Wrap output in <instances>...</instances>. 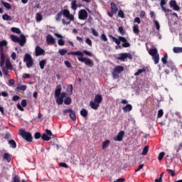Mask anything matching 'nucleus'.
Segmentation results:
<instances>
[{
	"mask_svg": "<svg viewBox=\"0 0 182 182\" xmlns=\"http://www.w3.org/2000/svg\"><path fill=\"white\" fill-rule=\"evenodd\" d=\"M148 153H149V146H146L143 149L142 156H146Z\"/></svg>",
	"mask_w": 182,
	"mask_h": 182,
	"instance_id": "47",
	"label": "nucleus"
},
{
	"mask_svg": "<svg viewBox=\"0 0 182 182\" xmlns=\"http://www.w3.org/2000/svg\"><path fill=\"white\" fill-rule=\"evenodd\" d=\"M166 171L168 174H170V176H171L172 177H174L176 176V173L174 172V171L171 170V169H166Z\"/></svg>",
	"mask_w": 182,
	"mask_h": 182,
	"instance_id": "56",
	"label": "nucleus"
},
{
	"mask_svg": "<svg viewBox=\"0 0 182 182\" xmlns=\"http://www.w3.org/2000/svg\"><path fill=\"white\" fill-rule=\"evenodd\" d=\"M164 156H166V153L164 152H161L159 156H158V160H159V161H161V160H163Z\"/></svg>",
	"mask_w": 182,
	"mask_h": 182,
	"instance_id": "54",
	"label": "nucleus"
},
{
	"mask_svg": "<svg viewBox=\"0 0 182 182\" xmlns=\"http://www.w3.org/2000/svg\"><path fill=\"white\" fill-rule=\"evenodd\" d=\"M118 16L122 18H124V12H123L122 10H119L118 11Z\"/></svg>",
	"mask_w": 182,
	"mask_h": 182,
	"instance_id": "61",
	"label": "nucleus"
},
{
	"mask_svg": "<svg viewBox=\"0 0 182 182\" xmlns=\"http://www.w3.org/2000/svg\"><path fill=\"white\" fill-rule=\"evenodd\" d=\"M6 65V69L9 70H12V63H11V61L9 60H6L5 63Z\"/></svg>",
	"mask_w": 182,
	"mask_h": 182,
	"instance_id": "29",
	"label": "nucleus"
},
{
	"mask_svg": "<svg viewBox=\"0 0 182 182\" xmlns=\"http://www.w3.org/2000/svg\"><path fill=\"white\" fill-rule=\"evenodd\" d=\"M11 182H21V179L18 176H14L13 181Z\"/></svg>",
	"mask_w": 182,
	"mask_h": 182,
	"instance_id": "59",
	"label": "nucleus"
},
{
	"mask_svg": "<svg viewBox=\"0 0 182 182\" xmlns=\"http://www.w3.org/2000/svg\"><path fill=\"white\" fill-rule=\"evenodd\" d=\"M42 137V134L40 132H36L34 134V139L38 140V139H41Z\"/></svg>",
	"mask_w": 182,
	"mask_h": 182,
	"instance_id": "57",
	"label": "nucleus"
},
{
	"mask_svg": "<svg viewBox=\"0 0 182 182\" xmlns=\"http://www.w3.org/2000/svg\"><path fill=\"white\" fill-rule=\"evenodd\" d=\"M59 53L61 56H65V55H66V53H68V50L66 49H61L59 50Z\"/></svg>",
	"mask_w": 182,
	"mask_h": 182,
	"instance_id": "51",
	"label": "nucleus"
},
{
	"mask_svg": "<svg viewBox=\"0 0 182 182\" xmlns=\"http://www.w3.org/2000/svg\"><path fill=\"white\" fill-rule=\"evenodd\" d=\"M63 114H68V113H69V116L73 122H75L76 120V113L75 112V111H73L72 109H64L63 111Z\"/></svg>",
	"mask_w": 182,
	"mask_h": 182,
	"instance_id": "8",
	"label": "nucleus"
},
{
	"mask_svg": "<svg viewBox=\"0 0 182 182\" xmlns=\"http://www.w3.org/2000/svg\"><path fill=\"white\" fill-rule=\"evenodd\" d=\"M109 144H110V141L109 139L105 141L102 143V150H106V149L109 147Z\"/></svg>",
	"mask_w": 182,
	"mask_h": 182,
	"instance_id": "28",
	"label": "nucleus"
},
{
	"mask_svg": "<svg viewBox=\"0 0 182 182\" xmlns=\"http://www.w3.org/2000/svg\"><path fill=\"white\" fill-rule=\"evenodd\" d=\"M154 23L156 28V31H160V23L157 20H154Z\"/></svg>",
	"mask_w": 182,
	"mask_h": 182,
	"instance_id": "53",
	"label": "nucleus"
},
{
	"mask_svg": "<svg viewBox=\"0 0 182 182\" xmlns=\"http://www.w3.org/2000/svg\"><path fill=\"white\" fill-rule=\"evenodd\" d=\"M167 59H168V55L166 53L164 54V57L161 58V62L164 65H166L168 62Z\"/></svg>",
	"mask_w": 182,
	"mask_h": 182,
	"instance_id": "32",
	"label": "nucleus"
},
{
	"mask_svg": "<svg viewBox=\"0 0 182 182\" xmlns=\"http://www.w3.org/2000/svg\"><path fill=\"white\" fill-rule=\"evenodd\" d=\"M41 139H42V140H44L45 141H49V140H50L51 138H50V136H49V135L44 133L41 136Z\"/></svg>",
	"mask_w": 182,
	"mask_h": 182,
	"instance_id": "35",
	"label": "nucleus"
},
{
	"mask_svg": "<svg viewBox=\"0 0 182 182\" xmlns=\"http://www.w3.org/2000/svg\"><path fill=\"white\" fill-rule=\"evenodd\" d=\"M19 135L22 136L24 140H26L28 143H32V140L33 137L32 136V134L31 132H28L25 131V129H19Z\"/></svg>",
	"mask_w": 182,
	"mask_h": 182,
	"instance_id": "4",
	"label": "nucleus"
},
{
	"mask_svg": "<svg viewBox=\"0 0 182 182\" xmlns=\"http://www.w3.org/2000/svg\"><path fill=\"white\" fill-rule=\"evenodd\" d=\"M46 134L50 137L51 139L55 138V135L53 134L52 131L49 130V129H46Z\"/></svg>",
	"mask_w": 182,
	"mask_h": 182,
	"instance_id": "45",
	"label": "nucleus"
},
{
	"mask_svg": "<svg viewBox=\"0 0 182 182\" xmlns=\"http://www.w3.org/2000/svg\"><path fill=\"white\" fill-rule=\"evenodd\" d=\"M91 32L92 33V35L94 36H95L96 38H97V36H99V32H97L96 31V29L93 28H91Z\"/></svg>",
	"mask_w": 182,
	"mask_h": 182,
	"instance_id": "50",
	"label": "nucleus"
},
{
	"mask_svg": "<svg viewBox=\"0 0 182 182\" xmlns=\"http://www.w3.org/2000/svg\"><path fill=\"white\" fill-rule=\"evenodd\" d=\"M11 31H13L14 33H18V34L21 33V29L16 27H12Z\"/></svg>",
	"mask_w": 182,
	"mask_h": 182,
	"instance_id": "49",
	"label": "nucleus"
},
{
	"mask_svg": "<svg viewBox=\"0 0 182 182\" xmlns=\"http://www.w3.org/2000/svg\"><path fill=\"white\" fill-rule=\"evenodd\" d=\"M110 6H111L110 7L111 11H107V15L110 18H113V16L117 14V11H119V8H117V6L114 2H112L110 4Z\"/></svg>",
	"mask_w": 182,
	"mask_h": 182,
	"instance_id": "7",
	"label": "nucleus"
},
{
	"mask_svg": "<svg viewBox=\"0 0 182 182\" xmlns=\"http://www.w3.org/2000/svg\"><path fill=\"white\" fill-rule=\"evenodd\" d=\"M4 159L6 160L7 163H11V161L12 160V156L8 153H5L4 154Z\"/></svg>",
	"mask_w": 182,
	"mask_h": 182,
	"instance_id": "23",
	"label": "nucleus"
},
{
	"mask_svg": "<svg viewBox=\"0 0 182 182\" xmlns=\"http://www.w3.org/2000/svg\"><path fill=\"white\" fill-rule=\"evenodd\" d=\"M146 72V68L139 69L136 73H134V76H139L141 73H144Z\"/></svg>",
	"mask_w": 182,
	"mask_h": 182,
	"instance_id": "42",
	"label": "nucleus"
},
{
	"mask_svg": "<svg viewBox=\"0 0 182 182\" xmlns=\"http://www.w3.org/2000/svg\"><path fill=\"white\" fill-rule=\"evenodd\" d=\"M94 102H95V103H98L99 105H100V103L103 102V97L102 96V95H95Z\"/></svg>",
	"mask_w": 182,
	"mask_h": 182,
	"instance_id": "20",
	"label": "nucleus"
},
{
	"mask_svg": "<svg viewBox=\"0 0 182 182\" xmlns=\"http://www.w3.org/2000/svg\"><path fill=\"white\" fill-rule=\"evenodd\" d=\"M60 92H62V85H58L56 86L55 90V97H59L62 94H60Z\"/></svg>",
	"mask_w": 182,
	"mask_h": 182,
	"instance_id": "17",
	"label": "nucleus"
},
{
	"mask_svg": "<svg viewBox=\"0 0 182 182\" xmlns=\"http://www.w3.org/2000/svg\"><path fill=\"white\" fill-rule=\"evenodd\" d=\"M64 63H65V65L66 66V68H72V64H70V62L65 60L64 62Z\"/></svg>",
	"mask_w": 182,
	"mask_h": 182,
	"instance_id": "62",
	"label": "nucleus"
},
{
	"mask_svg": "<svg viewBox=\"0 0 182 182\" xmlns=\"http://www.w3.org/2000/svg\"><path fill=\"white\" fill-rule=\"evenodd\" d=\"M9 144L10 145V147H12V149H16V142L14 139H11L9 141Z\"/></svg>",
	"mask_w": 182,
	"mask_h": 182,
	"instance_id": "31",
	"label": "nucleus"
},
{
	"mask_svg": "<svg viewBox=\"0 0 182 182\" xmlns=\"http://www.w3.org/2000/svg\"><path fill=\"white\" fill-rule=\"evenodd\" d=\"M173 52L174 53H182V47H174L173 48Z\"/></svg>",
	"mask_w": 182,
	"mask_h": 182,
	"instance_id": "34",
	"label": "nucleus"
},
{
	"mask_svg": "<svg viewBox=\"0 0 182 182\" xmlns=\"http://www.w3.org/2000/svg\"><path fill=\"white\" fill-rule=\"evenodd\" d=\"M133 32L134 33H139L140 32V30L139 29V25L137 24L134 25Z\"/></svg>",
	"mask_w": 182,
	"mask_h": 182,
	"instance_id": "44",
	"label": "nucleus"
},
{
	"mask_svg": "<svg viewBox=\"0 0 182 182\" xmlns=\"http://www.w3.org/2000/svg\"><path fill=\"white\" fill-rule=\"evenodd\" d=\"M152 59L155 63V65H158L159 62H160V54H156L152 56Z\"/></svg>",
	"mask_w": 182,
	"mask_h": 182,
	"instance_id": "24",
	"label": "nucleus"
},
{
	"mask_svg": "<svg viewBox=\"0 0 182 182\" xmlns=\"http://www.w3.org/2000/svg\"><path fill=\"white\" fill-rule=\"evenodd\" d=\"M67 92L69 93V95H73V85H68L67 87Z\"/></svg>",
	"mask_w": 182,
	"mask_h": 182,
	"instance_id": "38",
	"label": "nucleus"
},
{
	"mask_svg": "<svg viewBox=\"0 0 182 182\" xmlns=\"http://www.w3.org/2000/svg\"><path fill=\"white\" fill-rule=\"evenodd\" d=\"M167 1L168 0H161L160 2V6L162 9V11L164 12H171V10L168 9H166V7L164 6L165 5H167Z\"/></svg>",
	"mask_w": 182,
	"mask_h": 182,
	"instance_id": "12",
	"label": "nucleus"
},
{
	"mask_svg": "<svg viewBox=\"0 0 182 182\" xmlns=\"http://www.w3.org/2000/svg\"><path fill=\"white\" fill-rule=\"evenodd\" d=\"M163 114H164V112L163 111V109H159L158 111V114H157L158 119H161V117H163Z\"/></svg>",
	"mask_w": 182,
	"mask_h": 182,
	"instance_id": "52",
	"label": "nucleus"
},
{
	"mask_svg": "<svg viewBox=\"0 0 182 182\" xmlns=\"http://www.w3.org/2000/svg\"><path fill=\"white\" fill-rule=\"evenodd\" d=\"M78 18L81 21H85L87 18V11L85 9H81L78 13Z\"/></svg>",
	"mask_w": 182,
	"mask_h": 182,
	"instance_id": "9",
	"label": "nucleus"
},
{
	"mask_svg": "<svg viewBox=\"0 0 182 182\" xmlns=\"http://www.w3.org/2000/svg\"><path fill=\"white\" fill-rule=\"evenodd\" d=\"M36 19L37 22H41V21L43 19V17L42 16V14H41V13H37L36 14Z\"/></svg>",
	"mask_w": 182,
	"mask_h": 182,
	"instance_id": "37",
	"label": "nucleus"
},
{
	"mask_svg": "<svg viewBox=\"0 0 182 182\" xmlns=\"http://www.w3.org/2000/svg\"><path fill=\"white\" fill-rule=\"evenodd\" d=\"M118 60H120V62H125L126 59H133V57L132 56V54L129 53H121L118 54V57L117 58Z\"/></svg>",
	"mask_w": 182,
	"mask_h": 182,
	"instance_id": "5",
	"label": "nucleus"
},
{
	"mask_svg": "<svg viewBox=\"0 0 182 182\" xmlns=\"http://www.w3.org/2000/svg\"><path fill=\"white\" fill-rule=\"evenodd\" d=\"M46 42H47L48 45H55L56 43V41L55 40L53 36H52V35H50V34H48L47 36Z\"/></svg>",
	"mask_w": 182,
	"mask_h": 182,
	"instance_id": "13",
	"label": "nucleus"
},
{
	"mask_svg": "<svg viewBox=\"0 0 182 182\" xmlns=\"http://www.w3.org/2000/svg\"><path fill=\"white\" fill-rule=\"evenodd\" d=\"M18 43H19L20 46H25V44L26 43V37H25L23 34H21Z\"/></svg>",
	"mask_w": 182,
	"mask_h": 182,
	"instance_id": "15",
	"label": "nucleus"
},
{
	"mask_svg": "<svg viewBox=\"0 0 182 182\" xmlns=\"http://www.w3.org/2000/svg\"><path fill=\"white\" fill-rule=\"evenodd\" d=\"M112 76L114 79H119V73L114 71V70L112 72Z\"/></svg>",
	"mask_w": 182,
	"mask_h": 182,
	"instance_id": "58",
	"label": "nucleus"
},
{
	"mask_svg": "<svg viewBox=\"0 0 182 182\" xmlns=\"http://www.w3.org/2000/svg\"><path fill=\"white\" fill-rule=\"evenodd\" d=\"M123 137H124V131H120L117 136L114 137V141H122L123 140Z\"/></svg>",
	"mask_w": 182,
	"mask_h": 182,
	"instance_id": "14",
	"label": "nucleus"
},
{
	"mask_svg": "<svg viewBox=\"0 0 182 182\" xmlns=\"http://www.w3.org/2000/svg\"><path fill=\"white\" fill-rule=\"evenodd\" d=\"M62 15H63V16H65L70 21H74V19H75V17L73 16V14H70V11H69V10L63 9V10H61L60 12H58L56 14L55 18V21H57V22H59L60 21V19H62Z\"/></svg>",
	"mask_w": 182,
	"mask_h": 182,
	"instance_id": "3",
	"label": "nucleus"
},
{
	"mask_svg": "<svg viewBox=\"0 0 182 182\" xmlns=\"http://www.w3.org/2000/svg\"><path fill=\"white\" fill-rule=\"evenodd\" d=\"M23 61L26 62L27 68H31L33 66V59L32 58V56L30 54L26 53L24 55Z\"/></svg>",
	"mask_w": 182,
	"mask_h": 182,
	"instance_id": "6",
	"label": "nucleus"
},
{
	"mask_svg": "<svg viewBox=\"0 0 182 182\" xmlns=\"http://www.w3.org/2000/svg\"><path fill=\"white\" fill-rule=\"evenodd\" d=\"M80 113L82 116V117H87L88 112L86 109H82Z\"/></svg>",
	"mask_w": 182,
	"mask_h": 182,
	"instance_id": "41",
	"label": "nucleus"
},
{
	"mask_svg": "<svg viewBox=\"0 0 182 182\" xmlns=\"http://www.w3.org/2000/svg\"><path fill=\"white\" fill-rule=\"evenodd\" d=\"M149 53L151 56H155L156 55L159 54L157 48H151L149 51Z\"/></svg>",
	"mask_w": 182,
	"mask_h": 182,
	"instance_id": "27",
	"label": "nucleus"
},
{
	"mask_svg": "<svg viewBox=\"0 0 182 182\" xmlns=\"http://www.w3.org/2000/svg\"><path fill=\"white\" fill-rule=\"evenodd\" d=\"M10 38L13 42H15V43H18V42H19V37L15 35H11Z\"/></svg>",
	"mask_w": 182,
	"mask_h": 182,
	"instance_id": "33",
	"label": "nucleus"
},
{
	"mask_svg": "<svg viewBox=\"0 0 182 182\" xmlns=\"http://www.w3.org/2000/svg\"><path fill=\"white\" fill-rule=\"evenodd\" d=\"M122 110L124 113H127V112H132V110H133V106H132V105L130 104H128L122 107Z\"/></svg>",
	"mask_w": 182,
	"mask_h": 182,
	"instance_id": "21",
	"label": "nucleus"
},
{
	"mask_svg": "<svg viewBox=\"0 0 182 182\" xmlns=\"http://www.w3.org/2000/svg\"><path fill=\"white\" fill-rule=\"evenodd\" d=\"M6 45H8V42H6V41L3 40L0 42V51L2 52V50H4V46H6Z\"/></svg>",
	"mask_w": 182,
	"mask_h": 182,
	"instance_id": "30",
	"label": "nucleus"
},
{
	"mask_svg": "<svg viewBox=\"0 0 182 182\" xmlns=\"http://www.w3.org/2000/svg\"><path fill=\"white\" fill-rule=\"evenodd\" d=\"M59 46H65V41L63 39H59L58 41Z\"/></svg>",
	"mask_w": 182,
	"mask_h": 182,
	"instance_id": "60",
	"label": "nucleus"
},
{
	"mask_svg": "<svg viewBox=\"0 0 182 182\" xmlns=\"http://www.w3.org/2000/svg\"><path fill=\"white\" fill-rule=\"evenodd\" d=\"M26 89H28V86H26V85H18L16 87L15 91L21 92V90L22 92H25V90H26Z\"/></svg>",
	"mask_w": 182,
	"mask_h": 182,
	"instance_id": "22",
	"label": "nucleus"
},
{
	"mask_svg": "<svg viewBox=\"0 0 182 182\" xmlns=\"http://www.w3.org/2000/svg\"><path fill=\"white\" fill-rule=\"evenodd\" d=\"M126 181V178H120L117 179L116 181H114V182H124Z\"/></svg>",
	"mask_w": 182,
	"mask_h": 182,
	"instance_id": "64",
	"label": "nucleus"
},
{
	"mask_svg": "<svg viewBox=\"0 0 182 182\" xmlns=\"http://www.w3.org/2000/svg\"><path fill=\"white\" fill-rule=\"evenodd\" d=\"M109 39H112V41L116 43L115 49H122V46H120L121 42H122V48H130V43L127 41V39L123 36H118V38L109 35Z\"/></svg>",
	"mask_w": 182,
	"mask_h": 182,
	"instance_id": "1",
	"label": "nucleus"
},
{
	"mask_svg": "<svg viewBox=\"0 0 182 182\" xmlns=\"http://www.w3.org/2000/svg\"><path fill=\"white\" fill-rule=\"evenodd\" d=\"M1 5L6 8V9H12V6L9 3L5 2L4 0L1 1Z\"/></svg>",
	"mask_w": 182,
	"mask_h": 182,
	"instance_id": "26",
	"label": "nucleus"
},
{
	"mask_svg": "<svg viewBox=\"0 0 182 182\" xmlns=\"http://www.w3.org/2000/svg\"><path fill=\"white\" fill-rule=\"evenodd\" d=\"M71 8L73 11H76V9H77V5L76 4V0H74L72 3H71Z\"/></svg>",
	"mask_w": 182,
	"mask_h": 182,
	"instance_id": "46",
	"label": "nucleus"
},
{
	"mask_svg": "<svg viewBox=\"0 0 182 182\" xmlns=\"http://www.w3.org/2000/svg\"><path fill=\"white\" fill-rule=\"evenodd\" d=\"M169 6L171 8H173V11H180V6L177 5V1H176V0H171L169 1Z\"/></svg>",
	"mask_w": 182,
	"mask_h": 182,
	"instance_id": "10",
	"label": "nucleus"
},
{
	"mask_svg": "<svg viewBox=\"0 0 182 182\" xmlns=\"http://www.w3.org/2000/svg\"><path fill=\"white\" fill-rule=\"evenodd\" d=\"M3 21H12V18H11V16L5 14L2 16Z\"/></svg>",
	"mask_w": 182,
	"mask_h": 182,
	"instance_id": "39",
	"label": "nucleus"
},
{
	"mask_svg": "<svg viewBox=\"0 0 182 182\" xmlns=\"http://www.w3.org/2000/svg\"><path fill=\"white\" fill-rule=\"evenodd\" d=\"M86 43H87L88 46H90V47H92V40H90V38H87L85 40Z\"/></svg>",
	"mask_w": 182,
	"mask_h": 182,
	"instance_id": "63",
	"label": "nucleus"
},
{
	"mask_svg": "<svg viewBox=\"0 0 182 182\" xmlns=\"http://www.w3.org/2000/svg\"><path fill=\"white\" fill-rule=\"evenodd\" d=\"M123 70H124V67L122 65H117L114 68V71L117 72V73H121Z\"/></svg>",
	"mask_w": 182,
	"mask_h": 182,
	"instance_id": "25",
	"label": "nucleus"
},
{
	"mask_svg": "<svg viewBox=\"0 0 182 182\" xmlns=\"http://www.w3.org/2000/svg\"><path fill=\"white\" fill-rule=\"evenodd\" d=\"M163 176H164V172L161 173L160 177L155 179V182H163Z\"/></svg>",
	"mask_w": 182,
	"mask_h": 182,
	"instance_id": "48",
	"label": "nucleus"
},
{
	"mask_svg": "<svg viewBox=\"0 0 182 182\" xmlns=\"http://www.w3.org/2000/svg\"><path fill=\"white\" fill-rule=\"evenodd\" d=\"M68 55H73L75 56H81L78 57V60L80 62L84 63L86 66H89L90 68H92L95 63L90 60V58H83V53L82 51H75V52H69Z\"/></svg>",
	"mask_w": 182,
	"mask_h": 182,
	"instance_id": "2",
	"label": "nucleus"
},
{
	"mask_svg": "<svg viewBox=\"0 0 182 182\" xmlns=\"http://www.w3.org/2000/svg\"><path fill=\"white\" fill-rule=\"evenodd\" d=\"M65 105H70L72 103V98L70 97H67L64 100Z\"/></svg>",
	"mask_w": 182,
	"mask_h": 182,
	"instance_id": "43",
	"label": "nucleus"
},
{
	"mask_svg": "<svg viewBox=\"0 0 182 182\" xmlns=\"http://www.w3.org/2000/svg\"><path fill=\"white\" fill-rule=\"evenodd\" d=\"M90 106L91 109H93V110H97V109H99V107L100 106V104H98L95 101H91L90 102Z\"/></svg>",
	"mask_w": 182,
	"mask_h": 182,
	"instance_id": "18",
	"label": "nucleus"
},
{
	"mask_svg": "<svg viewBox=\"0 0 182 182\" xmlns=\"http://www.w3.org/2000/svg\"><path fill=\"white\" fill-rule=\"evenodd\" d=\"M100 39L101 41H102L103 42H107V37L106 36V34L102 33L100 36Z\"/></svg>",
	"mask_w": 182,
	"mask_h": 182,
	"instance_id": "55",
	"label": "nucleus"
},
{
	"mask_svg": "<svg viewBox=\"0 0 182 182\" xmlns=\"http://www.w3.org/2000/svg\"><path fill=\"white\" fill-rule=\"evenodd\" d=\"M45 55V50L42 49L39 46L36 47V56Z\"/></svg>",
	"mask_w": 182,
	"mask_h": 182,
	"instance_id": "16",
	"label": "nucleus"
},
{
	"mask_svg": "<svg viewBox=\"0 0 182 182\" xmlns=\"http://www.w3.org/2000/svg\"><path fill=\"white\" fill-rule=\"evenodd\" d=\"M9 70L6 69L5 67L2 68V72L5 76H7L8 78L11 77V75H9V73L8 71Z\"/></svg>",
	"mask_w": 182,
	"mask_h": 182,
	"instance_id": "40",
	"label": "nucleus"
},
{
	"mask_svg": "<svg viewBox=\"0 0 182 182\" xmlns=\"http://www.w3.org/2000/svg\"><path fill=\"white\" fill-rule=\"evenodd\" d=\"M66 92H62L60 96L57 97L56 103L57 105H63V99L66 97Z\"/></svg>",
	"mask_w": 182,
	"mask_h": 182,
	"instance_id": "11",
	"label": "nucleus"
},
{
	"mask_svg": "<svg viewBox=\"0 0 182 182\" xmlns=\"http://www.w3.org/2000/svg\"><path fill=\"white\" fill-rule=\"evenodd\" d=\"M167 68H169V69H171V70H174V69H176V65H174V63L173 62V60H168L167 63L165 64Z\"/></svg>",
	"mask_w": 182,
	"mask_h": 182,
	"instance_id": "19",
	"label": "nucleus"
},
{
	"mask_svg": "<svg viewBox=\"0 0 182 182\" xmlns=\"http://www.w3.org/2000/svg\"><path fill=\"white\" fill-rule=\"evenodd\" d=\"M40 68L42 70L45 69V65H46V60H42L39 62Z\"/></svg>",
	"mask_w": 182,
	"mask_h": 182,
	"instance_id": "36",
	"label": "nucleus"
}]
</instances>
